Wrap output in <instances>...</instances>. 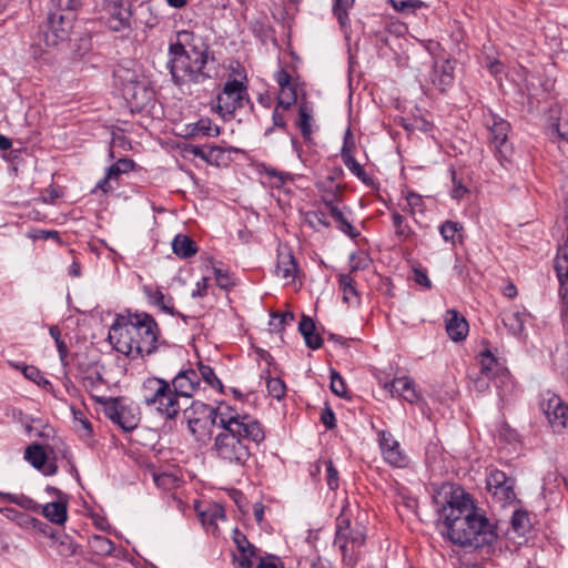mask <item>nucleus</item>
<instances>
[{"instance_id": "nucleus-47", "label": "nucleus", "mask_w": 568, "mask_h": 568, "mask_svg": "<svg viewBox=\"0 0 568 568\" xmlns=\"http://www.w3.org/2000/svg\"><path fill=\"white\" fill-rule=\"evenodd\" d=\"M285 111L286 110H283L282 106H278V105L275 106V109L273 111V115H272L273 125L265 130V132H264L265 136H270L275 128L281 129L284 132L287 131L286 120H285Z\"/></svg>"}, {"instance_id": "nucleus-2", "label": "nucleus", "mask_w": 568, "mask_h": 568, "mask_svg": "<svg viewBox=\"0 0 568 568\" xmlns=\"http://www.w3.org/2000/svg\"><path fill=\"white\" fill-rule=\"evenodd\" d=\"M220 428L212 450L219 460L230 466L244 467L252 455L251 445H260L265 439L260 420L236 408L221 414Z\"/></svg>"}, {"instance_id": "nucleus-31", "label": "nucleus", "mask_w": 568, "mask_h": 568, "mask_svg": "<svg viewBox=\"0 0 568 568\" xmlns=\"http://www.w3.org/2000/svg\"><path fill=\"white\" fill-rule=\"evenodd\" d=\"M0 498L3 501H8L11 504H16L20 506L21 508L34 513H39L41 505L38 504L36 500L30 498L29 496H26L23 494H11V493H3L0 491Z\"/></svg>"}, {"instance_id": "nucleus-1", "label": "nucleus", "mask_w": 568, "mask_h": 568, "mask_svg": "<svg viewBox=\"0 0 568 568\" xmlns=\"http://www.w3.org/2000/svg\"><path fill=\"white\" fill-rule=\"evenodd\" d=\"M434 504L443 519V534L453 544L480 548L496 541L495 526L460 487L443 485L434 496Z\"/></svg>"}, {"instance_id": "nucleus-59", "label": "nucleus", "mask_w": 568, "mask_h": 568, "mask_svg": "<svg viewBox=\"0 0 568 568\" xmlns=\"http://www.w3.org/2000/svg\"><path fill=\"white\" fill-rule=\"evenodd\" d=\"M560 297V317L564 326L568 331V291L567 288L559 290Z\"/></svg>"}, {"instance_id": "nucleus-56", "label": "nucleus", "mask_w": 568, "mask_h": 568, "mask_svg": "<svg viewBox=\"0 0 568 568\" xmlns=\"http://www.w3.org/2000/svg\"><path fill=\"white\" fill-rule=\"evenodd\" d=\"M294 321V314L292 312L275 313L272 314L270 325L273 329H281L284 325Z\"/></svg>"}, {"instance_id": "nucleus-14", "label": "nucleus", "mask_w": 568, "mask_h": 568, "mask_svg": "<svg viewBox=\"0 0 568 568\" xmlns=\"http://www.w3.org/2000/svg\"><path fill=\"white\" fill-rule=\"evenodd\" d=\"M378 445L384 460L396 468H404L408 465L409 458L402 449L398 440L388 430L378 432Z\"/></svg>"}, {"instance_id": "nucleus-62", "label": "nucleus", "mask_w": 568, "mask_h": 568, "mask_svg": "<svg viewBox=\"0 0 568 568\" xmlns=\"http://www.w3.org/2000/svg\"><path fill=\"white\" fill-rule=\"evenodd\" d=\"M453 174V187L450 190V196L455 200H460L467 192V187L462 183V181L456 179L455 172Z\"/></svg>"}, {"instance_id": "nucleus-35", "label": "nucleus", "mask_w": 568, "mask_h": 568, "mask_svg": "<svg viewBox=\"0 0 568 568\" xmlns=\"http://www.w3.org/2000/svg\"><path fill=\"white\" fill-rule=\"evenodd\" d=\"M24 458L37 469H42L47 463L44 448L39 444L29 445L24 452Z\"/></svg>"}, {"instance_id": "nucleus-64", "label": "nucleus", "mask_w": 568, "mask_h": 568, "mask_svg": "<svg viewBox=\"0 0 568 568\" xmlns=\"http://www.w3.org/2000/svg\"><path fill=\"white\" fill-rule=\"evenodd\" d=\"M58 551L62 556H71L75 552V545L71 541L69 537H64L58 546Z\"/></svg>"}, {"instance_id": "nucleus-9", "label": "nucleus", "mask_w": 568, "mask_h": 568, "mask_svg": "<svg viewBox=\"0 0 568 568\" xmlns=\"http://www.w3.org/2000/svg\"><path fill=\"white\" fill-rule=\"evenodd\" d=\"M103 406L104 415L124 432H132L140 423V413L136 406L121 397L98 398Z\"/></svg>"}, {"instance_id": "nucleus-37", "label": "nucleus", "mask_w": 568, "mask_h": 568, "mask_svg": "<svg viewBox=\"0 0 568 568\" xmlns=\"http://www.w3.org/2000/svg\"><path fill=\"white\" fill-rule=\"evenodd\" d=\"M312 115L311 110L306 104H301L298 108V121L297 126L301 130V134L305 141H310L312 138Z\"/></svg>"}, {"instance_id": "nucleus-39", "label": "nucleus", "mask_w": 568, "mask_h": 568, "mask_svg": "<svg viewBox=\"0 0 568 568\" xmlns=\"http://www.w3.org/2000/svg\"><path fill=\"white\" fill-rule=\"evenodd\" d=\"M343 163L363 183L366 185L372 183V179L365 172L362 165L355 160L353 154L345 153Z\"/></svg>"}, {"instance_id": "nucleus-26", "label": "nucleus", "mask_w": 568, "mask_h": 568, "mask_svg": "<svg viewBox=\"0 0 568 568\" xmlns=\"http://www.w3.org/2000/svg\"><path fill=\"white\" fill-rule=\"evenodd\" d=\"M108 11L111 18L108 21L110 29L120 31L129 23L130 11L124 8L120 2H111L108 6Z\"/></svg>"}, {"instance_id": "nucleus-24", "label": "nucleus", "mask_w": 568, "mask_h": 568, "mask_svg": "<svg viewBox=\"0 0 568 568\" xmlns=\"http://www.w3.org/2000/svg\"><path fill=\"white\" fill-rule=\"evenodd\" d=\"M41 514L51 523L63 525L68 519V500H55L41 506Z\"/></svg>"}, {"instance_id": "nucleus-18", "label": "nucleus", "mask_w": 568, "mask_h": 568, "mask_svg": "<svg viewBox=\"0 0 568 568\" xmlns=\"http://www.w3.org/2000/svg\"><path fill=\"white\" fill-rule=\"evenodd\" d=\"M445 328L454 342L464 341L468 334L469 326L466 318L456 310H448L445 317Z\"/></svg>"}, {"instance_id": "nucleus-58", "label": "nucleus", "mask_w": 568, "mask_h": 568, "mask_svg": "<svg viewBox=\"0 0 568 568\" xmlns=\"http://www.w3.org/2000/svg\"><path fill=\"white\" fill-rule=\"evenodd\" d=\"M326 466V483L331 489H336L338 487V471L333 465L332 460L324 462Z\"/></svg>"}, {"instance_id": "nucleus-21", "label": "nucleus", "mask_w": 568, "mask_h": 568, "mask_svg": "<svg viewBox=\"0 0 568 568\" xmlns=\"http://www.w3.org/2000/svg\"><path fill=\"white\" fill-rule=\"evenodd\" d=\"M143 293L148 297L149 303L160 308L163 313L172 316L180 315L174 308L173 297L165 295L161 287L146 285L143 287Z\"/></svg>"}, {"instance_id": "nucleus-7", "label": "nucleus", "mask_w": 568, "mask_h": 568, "mask_svg": "<svg viewBox=\"0 0 568 568\" xmlns=\"http://www.w3.org/2000/svg\"><path fill=\"white\" fill-rule=\"evenodd\" d=\"M141 392L142 402L148 408L158 412L166 419H173L179 415L181 409L179 399L168 381L158 377L148 378L143 382Z\"/></svg>"}, {"instance_id": "nucleus-51", "label": "nucleus", "mask_w": 568, "mask_h": 568, "mask_svg": "<svg viewBox=\"0 0 568 568\" xmlns=\"http://www.w3.org/2000/svg\"><path fill=\"white\" fill-rule=\"evenodd\" d=\"M71 412L73 415L77 429L82 430L84 436H90L93 432L92 424L84 416L83 412L74 407H71Z\"/></svg>"}, {"instance_id": "nucleus-48", "label": "nucleus", "mask_w": 568, "mask_h": 568, "mask_svg": "<svg viewBox=\"0 0 568 568\" xmlns=\"http://www.w3.org/2000/svg\"><path fill=\"white\" fill-rule=\"evenodd\" d=\"M469 378L474 388L480 393L486 392L489 388L490 382H494L493 375L484 374L481 371L470 373Z\"/></svg>"}, {"instance_id": "nucleus-16", "label": "nucleus", "mask_w": 568, "mask_h": 568, "mask_svg": "<svg viewBox=\"0 0 568 568\" xmlns=\"http://www.w3.org/2000/svg\"><path fill=\"white\" fill-rule=\"evenodd\" d=\"M171 385L178 398L192 397L200 386L199 373L193 368L181 371Z\"/></svg>"}, {"instance_id": "nucleus-45", "label": "nucleus", "mask_w": 568, "mask_h": 568, "mask_svg": "<svg viewBox=\"0 0 568 568\" xmlns=\"http://www.w3.org/2000/svg\"><path fill=\"white\" fill-rule=\"evenodd\" d=\"M389 2L396 11L403 13H413L425 7L422 0H389Z\"/></svg>"}, {"instance_id": "nucleus-10", "label": "nucleus", "mask_w": 568, "mask_h": 568, "mask_svg": "<svg viewBox=\"0 0 568 568\" xmlns=\"http://www.w3.org/2000/svg\"><path fill=\"white\" fill-rule=\"evenodd\" d=\"M245 102H248V94L243 82L236 79L227 80L216 97L215 110L224 120H230Z\"/></svg>"}, {"instance_id": "nucleus-61", "label": "nucleus", "mask_w": 568, "mask_h": 568, "mask_svg": "<svg viewBox=\"0 0 568 568\" xmlns=\"http://www.w3.org/2000/svg\"><path fill=\"white\" fill-rule=\"evenodd\" d=\"M213 272H214V275H215L216 284L221 288L226 290V288H229V287H231L233 285L232 278L230 277L227 272H224L223 270L217 268V267H214Z\"/></svg>"}, {"instance_id": "nucleus-44", "label": "nucleus", "mask_w": 568, "mask_h": 568, "mask_svg": "<svg viewBox=\"0 0 568 568\" xmlns=\"http://www.w3.org/2000/svg\"><path fill=\"white\" fill-rule=\"evenodd\" d=\"M332 217L338 223V229L349 235L351 237H356L358 232L354 229L351 222L344 216L343 212L339 209H332Z\"/></svg>"}, {"instance_id": "nucleus-28", "label": "nucleus", "mask_w": 568, "mask_h": 568, "mask_svg": "<svg viewBox=\"0 0 568 568\" xmlns=\"http://www.w3.org/2000/svg\"><path fill=\"white\" fill-rule=\"evenodd\" d=\"M298 331L304 337L305 344L312 348L317 349L322 346L323 339L318 334H315V323L308 316H303L300 324Z\"/></svg>"}, {"instance_id": "nucleus-33", "label": "nucleus", "mask_w": 568, "mask_h": 568, "mask_svg": "<svg viewBox=\"0 0 568 568\" xmlns=\"http://www.w3.org/2000/svg\"><path fill=\"white\" fill-rule=\"evenodd\" d=\"M479 364V371L484 374L493 375V377H496L505 369L503 364L489 351L480 353Z\"/></svg>"}, {"instance_id": "nucleus-53", "label": "nucleus", "mask_w": 568, "mask_h": 568, "mask_svg": "<svg viewBox=\"0 0 568 568\" xmlns=\"http://www.w3.org/2000/svg\"><path fill=\"white\" fill-rule=\"evenodd\" d=\"M134 163L130 159H120L116 163L108 168L109 178L118 179L120 174L131 171Z\"/></svg>"}, {"instance_id": "nucleus-19", "label": "nucleus", "mask_w": 568, "mask_h": 568, "mask_svg": "<svg viewBox=\"0 0 568 568\" xmlns=\"http://www.w3.org/2000/svg\"><path fill=\"white\" fill-rule=\"evenodd\" d=\"M529 314L519 306H513L501 313V322L505 327L515 336H521Z\"/></svg>"}, {"instance_id": "nucleus-11", "label": "nucleus", "mask_w": 568, "mask_h": 568, "mask_svg": "<svg viewBox=\"0 0 568 568\" xmlns=\"http://www.w3.org/2000/svg\"><path fill=\"white\" fill-rule=\"evenodd\" d=\"M515 484L514 477L499 469H490L486 476V487L491 500L503 508L517 500Z\"/></svg>"}, {"instance_id": "nucleus-20", "label": "nucleus", "mask_w": 568, "mask_h": 568, "mask_svg": "<svg viewBox=\"0 0 568 568\" xmlns=\"http://www.w3.org/2000/svg\"><path fill=\"white\" fill-rule=\"evenodd\" d=\"M297 274V263L293 253L287 250H278L277 262L275 267V275L286 281V283L294 282Z\"/></svg>"}, {"instance_id": "nucleus-13", "label": "nucleus", "mask_w": 568, "mask_h": 568, "mask_svg": "<svg viewBox=\"0 0 568 568\" xmlns=\"http://www.w3.org/2000/svg\"><path fill=\"white\" fill-rule=\"evenodd\" d=\"M485 125L489 132V140L495 149V154L499 162L503 164L507 161L511 153V146L508 142V133L510 124L499 115L489 111L484 116Z\"/></svg>"}, {"instance_id": "nucleus-54", "label": "nucleus", "mask_w": 568, "mask_h": 568, "mask_svg": "<svg viewBox=\"0 0 568 568\" xmlns=\"http://www.w3.org/2000/svg\"><path fill=\"white\" fill-rule=\"evenodd\" d=\"M354 0H335L334 14L338 22L344 26L348 20L347 11L353 6Z\"/></svg>"}, {"instance_id": "nucleus-22", "label": "nucleus", "mask_w": 568, "mask_h": 568, "mask_svg": "<svg viewBox=\"0 0 568 568\" xmlns=\"http://www.w3.org/2000/svg\"><path fill=\"white\" fill-rule=\"evenodd\" d=\"M454 80V65L450 61L447 60L434 65L432 72V81L438 90L445 92L453 85Z\"/></svg>"}, {"instance_id": "nucleus-3", "label": "nucleus", "mask_w": 568, "mask_h": 568, "mask_svg": "<svg viewBox=\"0 0 568 568\" xmlns=\"http://www.w3.org/2000/svg\"><path fill=\"white\" fill-rule=\"evenodd\" d=\"M166 67L176 85L203 83L212 78L215 60L202 37L193 31L176 32L168 49Z\"/></svg>"}, {"instance_id": "nucleus-42", "label": "nucleus", "mask_w": 568, "mask_h": 568, "mask_svg": "<svg viewBox=\"0 0 568 568\" xmlns=\"http://www.w3.org/2000/svg\"><path fill=\"white\" fill-rule=\"evenodd\" d=\"M511 527L516 532L524 535L530 527L528 513L519 509L515 510L511 516Z\"/></svg>"}, {"instance_id": "nucleus-49", "label": "nucleus", "mask_w": 568, "mask_h": 568, "mask_svg": "<svg viewBox=\"0 0 568 568\" xmlns=\"http://www.w3.org/2000/svg\"><path fill=\"white\" fill-rule=\"evenodd\" d=\"M295 102L296 91L292 85L280 89L276 105L282 106L283 110H288Z\"/></svg>"}, {"instance_id": "nucleus-15", "label": "nucleus", "mask_w": 568, "mask_h": 568, "mask_svg": "<svg viewBox=\"0 0 568 568\" xmlns=\"http://www.w3.org/2000/svg\"><path fill=\"white\" fill-rule=\"evenodd\" d=\"M385 389H387L393 397H400L409 404H415L420 398L415 382L408 376L395 377L390 383L385 384Z\"/></svg>"}, {"instance_id": "nucleus-43", "label": "nucleus", "mask_w": 568, "mask_h": 568, "mask_svg": "<svg viewBox=\"0 0 568 568\" xmlns=\"http://www.w3.org/2000/svg\"><path fill=\"white\" fill-rule=\"evenodd\" d=\"M197 373L200 381L203 379L210 387L222 388V383L211 366L200 363Z\"/></svg>"}, {"instance_id": "nucleus-52", "label": "nucleus", "mask_w": 568, "mask_h": 568, "mask_svg": "<svg viewBox=\"0 0 568 568\" xmlns=\"http://www.w3.org/2000/svg\"><path fill=\"white\" fill-rule=\"evenodd\" d=\"M305 221L314 229L318 226L328 227L331 225L326 213L321 210L306 212Z\"/></svg>"}, {"instance_id": "nucleus-4", "label": "nucleus", "mask_w": 568, "mask_h": 568, "mask_svg": "<svg viewBox=\"0 0 568 568\" xmlns=\"http://www.w3.org/2000/svg\"><path fill=\"white\" fill-rule=\"evenodd\" d=\"M160 328L148 313L118 314L108 334L114 348L128 356H146L158 349Z\"/></svg>"}, {"instance_id": "nucleus-5", "label": "nucleus", "mask_w": 568, "mask_h": 568, "mask_svg": "<svg viewBox=\"0 0 568 568\" xmlns=\"http://www.w3.org/2000/svg\"><path fill=\"white\" fill-rule=\"evenodd\" d=\"M346 500L335 523V537L333 546L341 552L342 561L354 567L361 559L362 549L366 542V528L358 520H354V511Z\"/></svg>"}, {"instance_id": "nucleus-41", "label": "nucleus", "mask_w": 568, "mask_h": 568, "mask_svg": "<svg viewBox=\"0 0 568 568\" xmlns=\"http://www.w3.org/2000/svg\"><path fill=\"white\" fill-rule=\"evenodd\" d=\"M392 221L393 226L395 229V234L400 240H408L413 235L410 226L407 223H405V219L402 214H399L398 212H393Z\"/></svg>"}, {"instance_id": "nucleus-8", "label": "nucleus", "mask_w": 568, "mask_h": 568, "mask_svg": "<svg viewBox=\"0 0 568 568\" xmlns=\"http://www.w3.org/2000/svg\"><path fill=\"white\" fill-rule=\"evenodd\" d=\"M235 407L221 405L217 408L212 407L200 400H194L189 408L184 410V419L189 432L197 442H205L211 434V426L220 427L221 414L234 410Z\"/></svg>"}, {"instance_id": "nucleus-60", "label": "nucleus", "mask_w": 568, "mask_h": 568, "mask_svg": "<svg viewBox=\"0 0 568 568\" xmlns=\"http://www.w3.org/2000/svg\"><path fill=\"white\" fill-rule=\"evenodd\" d=\"M255 568H284V564L276 556H267L264 558H258Z\"/></svg>"}, {"instance_id": "nucleus-32", "label": "nucleus", "mask_w": 568, "mask_h": 568, "mask_svg": "<svg viewBox=\"0 0 568 568\" xmlns=\"http://www.w3.org/2000/svg\"><path fill=\"white\" fill-rule=\"evenodd\" d=\"M337 280L339 287L343 291V301L347 304L359 303L355 281L351 274H339Z\"/></svg>"}, {"instance_id": "nucleus-27", "label": "nucleus", "mask_w": 568, "mask_h": 568, "mask_svg": "<svg viewBox=\"0 0 568 568\" xmlns=\"http://www.w3.org/2000/svg\"><path fill=\"white\" fill-rule=\"evenodd\" d=\"M439 234L445 243L456 246L463 241L464 226L457 221L447 220L438 227Z\"/></svg>"}, {"instance_id": "nucleus-12", "label": "nucleus", "mask_w": 568, "mask_h": 568, "mask_svg": "<svg viewBox=\"0 0 568 568\" xmlns=\"http://www.w3.org/2000/svg\"><path fill=\"white\" fill-rule=\"evenodd\" d=\"M114 75L122 81V95L132 109H143L152 100V90L146 87L145 82L139 81L134 72L118 70Z\"/></svg>"}, {"instance_id": "nucleus-46", "label": "nucleus", "mask_w": 568, "mask_h": 568, "mask_svg": "<svg viewBox=\"0 0 568 568\" xmlns=\"http://www.w3.org/2000/svg\"><path fill=\"white\" fill-rule=\"evenodd\" d=\"M266 388L268 395L277 400L282 399L286 392L285 383L280 377L267 378Z\"/></svg>"}, {"instance_id": "nucleus-29", "label": "nucleus", "mask_w": 568, "mask_h": 568, "mask_svg": "<svg viewBox=\"0 0 568 568\" xmlns=\"http://www.w3.org/2000/svg\"><path fill=\"white\" fill-rule=\"evenodd\" d=\"M172 248L175 255L181 258H187L196 254L197 246L195 242L187 235L178 234L173 242Z\"/></svg>"}, {"instance_id": "nucleus-63", "label": "nucleus", "mask_w": 568, "mask_h": 568, "mask_svg": "<svg viewBox=\"0 0 568 568\" xmlns=\"http://www.w3.org/2000/svg\"><path fill=\"white\" fill-rule=\"evenodd\" d=\"M234 542L236 545V552L239 551H247L250 549H255L254 546L247 540L245 535L235 530Z\"/></svg>"}, {"instance_id": "nucleus-50", "label": "nucleus", "mask_w": 568, "mask_h": 568, "mask_svg": "<svg viewBox=\"0 0 568 568\" xmlns=\"http://www.w3.org/2000/svg\"><path fill=\"white\" fill-rule=\"evenodd\" d=\"M406 203L408 206V211L412 215L417 213L423 214L425 212V202L422 195L415 192H408L406 194Z\"/></svg>"}, {"instance_id": "nucleus-55", "label": "nucleus", "mask_w": 568, "mask_h": 568, "mask_svg": "<svg viewBox=\"0 0 568 568\" xmlns=\"http://www.w3.org/2000/svg\"><path fill=\"white\" fill-rule=\"evenodd\" d=\"M331 390L339 396V397H346L347 395V387L345 384V381L343 377L334 369L331 371Z\"/></svg>"}, {"instance_id": "nucleus-57", "label": "nucleus", "mask_w": 568, "mask_h": 568, "mask_svg": "<svg viewBox=\"0 0 568 568\" xmlns=\"http://www.w3.org/2000/svg\"><path fill=\"white\" fill-rule=\"evenodd\" d=\"M369 265V257L364 254H351L349 256V270L351 272H357L359 270H365Z\"/></svg>"}, {"instance_id": "nucleus-40", "label": "nucleus", "mask_w": 568, "mask_h": 568, "mask_svg": "<svg viewBox=\"0 0 568 568\" xmlns=\"http://www.w3.org/2000/svg\"><path fill=\"white\" fill-rule=\"evenodd\" d=\"M235 568H255V560H258L255 549L233 554Z\"/></svg>"}, {"instance_id": "nucleus-6", "label": "nucleus", "mask_w": 568, "mask_h": 568, "mask_svg": "<svg viewBox=\"0 0 568 568\" xmlns=\"http://www.w3.org/2000/svg\"><path fill=\"white\" fill-rule=\"evenodd\" d=\"M80 7V0L55 1L54 9L48 14L43 31V41L47 48L55 47L69 37Z\"/></svg>"}, {"instance_id": "nucleus-38", "label": "nucleus", "mask_w": 568, "mask_h": 568, "mask_svg": "<svg viewBox=\"0 0 568 568\" xmlns=\"http://www.w3.org/2000/svg\"><path fill=\"white\" fill-rule=\"evenodd\" d=\"M191 135L217 136L220 128L215 125L209 118H202L190 129Z\"/></svg>"}, {"instance_id": "nucleus-23", "label": "nucleus", "mask_w": 568, "mask_h": 568, "mask_svg": "<svg viewBox=\"0 0 568 568\" xmlns=\"http://www.w3.org/2000/svg\"><path fill=\"white\" fill-rule=\"evenodd\" d=\"M197 515L203 526L215 530L219 521H225L226 515L223 506L220 504H207L203 509H197Z\"/></svg>"}, {"instance_id": "nucleus-17", "label": "nucleus", "mask_w": 568, "mask_h": 568, "mask_svg": "<svg viewBox=\"0 0 568 568\" xmlns=\"http://www.w3.org/2000/svg\"><path fill=\"white\" fill-rule=\"evenodd\" d=\"M545 414L554 432H560L568 425V405L556 395L548 399Z\"/></svg>"}, {"instance_id": "nucleus-25", "label": "nucleus", "mask_w": 568, "mask_h": 568, "mask_svg": "<svg viewBox=\"0 0 568 568\" xmlns=\"http://www.w3.org/2000/svg\"><path fill=\"white\" fill-rule=\"evenodd\" d=\"M555 271L560 283L559 290L568 291V237L564 245L559 246L555 258Z\"/></svg>"}, {"instance_id": "nucleus-34", "label": "nucleus", "mask_w": 568, "mask_h": 568, "mask_svg": "<svg viewBox=\"0 0 568 568\" xmlns=\"http://www.w3.org/2000/svg\"><path fill=\"white\" fill-rule=\"evenodd\" d=\"M494 384L497 388V394L501 400H508L509 395L515 389V384L505 368L504 372H500L496 377H494Z\"/></svg>"}, {"instance_id": "nucleus-36", "label": "nucleus", "mask_w": 568, "mask_h": 568, "mask_svg": "<svg viewBox=\"0 0 568 568\" xmlns=\"http://www.w3.org/2000/svg\"><path fill=\"white\" fill-rule=\"evenodd\" d=\"M89 547L98 556H109L114 549V544L104 536L94 535L89 538Z\"/></svg>"}, {"instance_id": "nucleus-30", "label": "nucleus", "mask_w": 568, "mask_h": 568, "mask_svg": "<svg viewBox=\"0 0 568 568\" xmlns=\"http://www.w3.org/2000/svg\"><path fill=\"white\" fill-rule=\"evenodd\" d=\"M0 513L7 519L16 521L20 527H23V528H37L40 525H42V523L39 519L31 517L27 514L20 513L18 510H16L14 508L3 507V508H0Z\"/></svg>"}]
</instances>
